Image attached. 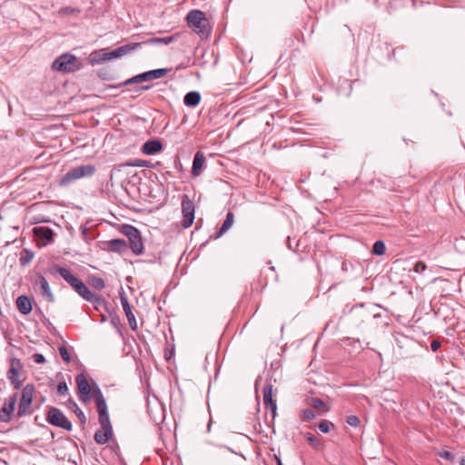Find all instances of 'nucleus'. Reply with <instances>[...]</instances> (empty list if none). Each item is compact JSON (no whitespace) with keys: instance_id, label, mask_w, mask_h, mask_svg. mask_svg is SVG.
<instances>
[{"instance_id":"nucleus-3","label":"nucleus","mask_w":465,"mask_h":465,"mask_svg":"<svg viewBox=\"0 0 465 465\" xmlns=\"http://www.w3.org/2000/svg\"><path fill=\"white\" fill-rule=\"evenodd\" d=\"M121 232L128 238L129 246L132 252L140 255L143 252V243L139 230L130 224H124L122 226Z\"/></svg>"},{"instance_id":"nucleus-29","label":"nucleus","mask_w":465,"mask_h":465,"mask_svg":"<svg viewBox=\"0 0 465 465\" xmlns=\"http://www.w3.org/2000/svg\"><path fill=\"white\" fill-rule=\"evenodd\" d=\"M91 397H94L95 402L105 400L102 391L100 390L99 386L95 382H93V384H92Z\"/></svg>"},{"instance_id":"nucleus-52","label":"nucleus","mask_w":465,"mask_h":465,"mask_svg":"<svg viewBox=\"0 0 465 465\" xmlns=\"http://www.w3.org/2000/svg\"><path fill=\"white\" fill-rule=\"evenodd\" d=\"M460 465H465V457H462V458L460 460Z\"/></svg>"},{"instance_id":"nucleus-4","label":"nucleus","mask_w":465,"mask_h":465,"mask_svg":"<svg viewBox=\"0 0 465 465\" xmlns=\"http://www.w3.org/2000/svg\"><path fill=\"white\" fill-rule=\"evenodd\" d=\"M95 172V167L92 164L81 165L69 170L60 180V185L64 186L72 182L84 177H90Z\"/></svg>"},{"instance_id":"nucleus-24","label":"nucleus","mask_w":465,"mask_h":465,"mask_svg":"<svg viewBox=\"0 0 465 465\" xmlns=\"http://www.w3.org/2000/svg\"><path fill=\"white\" fill-rule=\"evenodd\" d=\"M234 215L232 212H228L226 214V218L223 221L222 226L216 233L215 238L221 237L224 232H226L233 224Z\"/></svg>"},{"instance_id":"nucleus-48","label":"nucleus","mask_w":465,"mask_h":465,"mask_svg":"<svg viewBox=\"0 0 465 465\" xmlns=\"http://www.w3.org/2000/svg\"><path fill=\"white\" fill-rule=\"evenodd\" d=\"M440 348V342L437 340H432L430 342V349L432 351H436Z\"/></svg>"},{"instance_id":"nucleus-37","label":"nucleus","mask_w":465,"mask_h":465,"mask_svg":"<svg viewBox=\"0 0 465 465\" xmlns=\"http://www.w3.org/2000/svg\"><path fill=\"white\" fill-rule=\"evenodd\" d=\"M57 393L61 396H66L69 394V389L65 381L59 382L57 386Z\"/></svg>"},{"instance_id":"nucleus-22","label":"nucleus","mask_w":465,"mask_h":465,"mask_svg":"<svg viewBox=\"0 0 465 465\" xmlns=\"http://www.w3.org/2000/svg\"><path fill=\"white\" fill-rule=\"evenodd\" d=\"M201 102V94L197 91H191L183 97V104L188 107H195Z\"/></svg>"},{"instance_id":"nucleus-5","label":"nucleus","mask_w":465,"mask_h":465,"mask_svg":"<svg viewBox=\"0 0 465 465\" xmlns=\"http://www.w3.org/2000/svg\"><path fill=\"white\" fill-rule=\"evenodd\" d=\"M46 420L50 424L54 426L62 428L66 430H72V422L59 409L55 407L49 409L47 411Z\"/></svg>"},{"instance_id":"nucleus-53","label":"nucleus","mask_w":465,"mask_h":465,"mask_svg":"<svg viewBox=\"0 0 465 465\" xmlns=\"http://www.w3.org/2000/svg\"><path fill=\"white\" fill-rule=\"evenodd\" d=\"M0 421H2V422L5 421L1 411H0Z\"/></svg>"},{"instance_id":"nucleus-8","label":"nucleus","mask_w":465,"mask_h":465,"mask_svg":"<svg viewBox=\"0 0 465 465\" xmlns=\"http://www.w3.org/2000/svg\"><path fill=\"white\" fill-rule=\"evenodd\" d=\"M142 46V43H129L121 45L110 52H104L106 61L120 58L124 55L130 54L132 51L137 50Z\"/></svg>"},{"instance_id":"nucleus-30","label":"nucleus","mask_w":465,"mask_h":465,"mask_svg":"<svg viewBox=\"0 0 465 465\" xmlns=\"http://www.w3.org/2000/svg\"><path fill=\"white\" fill-rule=\"evenodd\" d=\"M385 251H386V245L383 241H381V240L376 241L373 243V246H372V253L373 254H375L377 256H381L385 253Z\"/></svg>"},{"instance_id":"nucleus-57","label":"nucleus","mask_w":465,"mask_h":465,"mask_svg":"<svg viewBox=\"0 0 465 465\" xmlns=\"http://www.w3.org/2000/svg\"><path fill=\"white\" fill-rule=\"evenodd\" d=\"M38 223V221L35 219L34 221H31V223Z\"/></svg>"},{"instance_id":"nucleus-26","label":"nucleus","mask_w":465,"mask_h":465,"mask_svg":"<svg viewBox=\"0 0 465 465\" xmlns=\"http://www.w3.org/2000/svg\"><path fill=\"white\" fill-rule=\"evenodd\" d=\"M308 404L316 410H322L324 412H327L330 411V408L327 406V404L321 400L320 398H310L308 400Z\"/></svg>"},{"instance_id":"nucleus-58","label":"nucleus","mask_w":465,"mask_h":465,"mask_svg":"<svg viewBox=\"0 0 465 465\" xmlns=\"http://www.w3.org/2000/svg\"><path fill=\"white\" fill-rule=\"evenodd\" d=\"M30 257H31V260L34 258V253L32 252H31Z\"/></svg>"},{"instance_id":"nucleus-41","label":"nucleus","mask_w":465,"mask_h":465,"mask_svg":"<svg viewBox=\"0 0 465 465\" xmlns=\"http://www.w3.org/2000/svg\"><path fill=\"white\" fill-rule=\"evenodd\" d=\"M346 422L351 427H358L361 420L356 415H350L346 418Z\"/></svg>"},{"instance_id":"nucleus-45","label":"nucleus","mask_w":465,"mask_h":465,"mask_svg":"<svg viewBox=\"0 0 465 465\" xmlns=\"http://www.w3.org/2000/svg\"><path fill=\"white\" fill-rule=\"evenodd\" d=\"M31 358L34 360L35 362L39 364L44 363L45 361V356L40 353H34L33 355H31Z\"/></svg>"},{"instance_id":"nucleus-44","label":"nucleus","mask_w":465,"mask_h":465,"mask_svg":"<svg viewBox=\"0 0 465 465\" xmlns=\"http://www.w3.org/2000/svg\"><path fill=\"white\" fill-rule=\"evenodd\" d=\"M20 262L22 265H26L29 262V249L25 248L20 257Z\"/></svg>"},{"instance_id":"nucleus-14","label":"nucleus","mask_w":465,"mask_h":465,"mask_svg":"<svg viewBox=\"0 0 465 465\" xmlns=\"http://www.w3.org/2000/svg\"><path fill=\"white\" fill-rule=\"evenodd\" d=\"M53 274H59L70 286H73L79 278L74 275L67 268L54 265L51 268Z\"/></svg>"},{"instance_id":"nucleus-34","label":"nucleus","mask_w":465,"mask_h":465,"mask_svg":"<svg viewBox=\"0 0 465 465\" xmlns=\"http://www.w3.org/2000/svg\"><path fill=\"white\" fill-rule=\"evenodd\" d=\"M106 59H105V55H104V53H93L90 56V63L92 64H101L103 62H105Z\"/></svg>"},{"instance_id":"nucleus-28","label":"nucleus","mask_w":465,"mask_h":465,"mask_svg":"<svg viewBox=\"0 0 465 465\" xmlns=\"http://www.w3.org/2000/svg\"><path fill=\"white\" fill-rule=\"evenodd\" d=\"M175 39V36L174 35H171V36H164V37H153V38H151L145 42H143V44H162V45H169L171 44L172 42H173Z\"/></svg>"},{"instance_id":"nucleus-9","label":"nucleus","mask_w":465,"mask_h":465,"mask_svg":"<svg viewBox=\"0 0 465 465\" xmlns=\"http://www.w3.org/2000/svg\"><path fill=\"white\" fill-rule=\"evenodd\" d=\"M75 381L77 384L79 400L83 402H85L88 400H90L92 386L89 384L85 376L83 373L78 374L75 377Z\"/></svg>"},{"instance_id":"nucleus-1","label":"nucleus","mask_w":465,"mask_h":465,"mask_svg":"<svg viewBox=\"0 0 465 465\" xmlns=\"http://www.w3.org/2000/svg\"><path fill=\"white\" fill-rule=\"evenodd\" d=\"M188 26L196 33L201 39H206L210 35L211 28L205 14L201 10H192L187 14Z\"/></svg>"},{"instance_id":"nucleus-16","label":"nucleus","mask_w":465,"mask_h":465,"mask_svg":"<svg viewBox=\"0 0 465 465\" xmlns=\"http://www.w3.org/2000/svg\"><path fill=\"white\" fill-rule=\"evenodd\" d=\"M205 163V156L203 152L198 151L193 157L192 165V176L197 177L202 173L203 167Z\"/></svg>"},{"instance_id":"nucleus-38","label":"nucleus","mask_w":465,"mask_h":465,"mask_svg":"<svg viewBox=\"0 0 465 465\" xmlns=\"http://www.w3.org/2000/svg\"><path fill=\"white\" fill-rule=\"evenodd\" d=\"M59 353L61 355V357L63 358V360L67 362V363H70L71 362V356L66 349L65 346H61L59 347Z\"/></svg>"},{"instance_id":"nucleus-20","label":"nucleus","mask_w":465,"mask_h":465,"mask_svg":"<svg viewBox=\"0 0 465 465\" xmlns=\"http://www.w3.org/2000/svg\"><path fill=\"white\" fill-rule=\"evenodd\" d=\"M112 436L113 428H109V430H107L106 428L101 427L100 430L95 431L94 439L97 444L104 445L109 440V439Z\"/></svg>"},{"instance_id":"nucleus-11","label":"nucleus","mask_w":465,"mask_h":465,"mask_svg":"<svg viewBox=\"0 0 465 465\" xmlns=\"http://www.w3.org/2000/svg\"><path fill=\"white\" fill-rule=\"evenodd\" d=\"M273 391L272 383L268 382L262 389L263 404L269 410L274 418L277 411L276 401L273 400Z\"/></svg>"},{"instance_id":"nucleus-54","label":"nucleus","mask_w":465,"mask_h":465,"mask_svg":"<svg viewBox=\"0 0 465 465\" xmlns=\"http://www.w3.org/2000/svg\"><path fill=\"white\" fill-rule=\"evenodd\" d=\"M362 308V305H361L360 307H354L352 308V312H356L358 310H361Z\"/></svg>"},{"instance_id":"nucleus-50","label":"nucleus","mask_w":465,"mask_h":465,"mask_svg":"<svg viewBox=\"0 0 465 465\" xmlns=\"http://www.w3.org/2000/svg\"><path fill=\"white\" fill-rule=\"evenodd\" d=\"M152 88V85L151 84H147V85H143L140 87V90L142 91H148Z\"/></svg>"},{"instance_id":"nucleus-56","label":"nucleus","mask_w":465,"mask_h":465,"mask_svg":"<svg viewBox=\"0 0 465 465\" xmlns=\"http://www.w3.org/2000/svg\"><path fill=\"white\" fill-rule=\"evenodd\" d=\"M106 321V317L105 316H102V322H105Z\"/></svg>"},{"instance_id":"nucleus-55","label":"nucleus","mask_w":465,"mask_h":465,"mask_svg":"<svg viewBox=\"0 0 465 465\" xmlns=\"http://www.w3.org/2000/svg\"><path fill=\"white\" fill-rule=\"evenodd\" d=\"M276 460L278 465H282V462L279 458L276 457Z\"/></svg>"},{"instance_id":"nucleus-33","label":"nucleus","mask_w":465,"mask_h":465,"mask_svg":"<svg viewBox=\"0 0 465 465\" xmlns=\"http://www.w3.org/2000/svg\"><path fill=\"white\" fill-rule=\"evenodd\" d=\"M334 427V424L327 420H322L318 423V429L323 433H328Z\"/></svg>"},{"instance_id":"nucleus-17","label":"nucleus","mask_w":465,"mask_h":465,"mask_svg":"<svg viewBox=\"0 0 465 465\" xmlns=\"http://www.w3.org/2000/svg\"><path fill=\"white\" fill-rule=\"evenodd\" d=\"M163 149V144L159 140H148L143 144L142 153L146 155H153Z\"/></svg>"},{"instance_id":"nucleus-25","label":"nucleus","mask_w":465,"mask_h":465,"mask_svg":"<svg viewBox=\"0 0 465 465\" xmlns=\"http://www.w3.org/2000/svg\"><path fill=\"white\" fill-rule=\"evenodd\" d=\"M68 408L73 411L77 418L80 420L81 423L84 425L86 423V417L83 411L78 407L76 402L73 399L68 400Z\"/></svg>"},{"instance_id":"nucleus-18","label":"nucleus","mask_w":465,"mask_h":465,"mask_svg":"<svg viewBox=\"0 0 465 465\" xmlns=\"http://www.w3.org/2000/svg\"><path fill=\"white\" fill-rule=\"evenodd\" d=\"M20 361L18 360H13L11 362V367L8 371V379L11 383L15 385V389H18L21 386V381L18 380L20 375L19 373Z\"/></svg>"},{"instance_id":"nucleus-10","label":"nucleus","mask_w":465,"mask_h":465,"mask_svg":"<svg viewBox=\"0 0 465 465\" xmlns=\"http://www.w3.org/2000/svg\"><path fill=\"white\" fill-rule=\"evenodd\" d=\"M119 295H120L121 304L123 306V310L127 318L129 326L133 331H136L137 330V322H136L134 314L133 313L132 306L130 305V303L128 302V298L123 289L120 292Z\"/></svg>"},{"instance_id":"nucleus-35","label":"nucleus","mask_w":465,"mask_h":465,"mask_svg":"<svg viewBox=\"0 0 465 465\" xmlns=\"http://www.w3.org/2000/svg\"><path fill=\"white\" fill-rule=\"evenodd\" d=\"M91 285L96 290H102L105 287L104 281L102 278L96 276H93L91 278Z\"/></svg>"},{"instance_id":"nucleus-46","label":"nucleus","mask_w":465,"mask_h":465,"mask_svg":"<svg viewBox=\"0 0 465 465\" xmlns=\"http://www.w3.org/2000/svg\"><path fill=\"white\" fill-rule=\"evenodd\" d=\"M136 77L135 76H133L127 80H125L124 82L118 84V87L120 86H126V85H130V84H137V81L135 80Z\"/></svg>"},{"instance_id":"nucleus-21","label":"nucleus","mask_w":465,"mask_h":465,"mask_svg":"<svg viewBox=\"0 0 465 465\" xmlns=\"http://www.w3.org/2000/svg\"><path fill=\"white\" fill-rule=\"evenodd\" d=\"M29 409V385H26L23 389L22 397L18 408L17 414L19 416L25 415Z\"/></svg>"},{"instance_id":"nucleus-36","label":"nucleus","mask_w":465,"mask_h":465,"mask_svg":"<svg viewBox=\"0 0 465 465\" xmlns=\"http://www.w3.org/2000/svg\"><path fill=\"white\" fill-rule=\"evenodd\" d=\"M315 417H316V415H315L314 411L311 409H304L301 412V418L303 420L310 421V420H312Z\"/></svg>"},{"instance_id":"nucleus-40","label":"nucleus","mask_w":465,"mask_h":465,"mask_svg":"<svg viewBox=\"0 0 465 465\" xmlns=\"http://www.w3.org/2000/svg\"><path fill=\"white\" fill-rule=\"evenodd\" d=\"M96 407H97L98 415L108 412V407H107L105 400L96 402Z\"/></svg>"},{"instance_id":"nucleus-42","label":"nucleus","mask_w":465,"mask_h":465,"mask_svg":"<svg viewBox=\"0 0 465 465\" xmlns=\"http://www.w3.org/2000/svg\"><path fill=\"white\" fill-rule=\"evenodd\" d=\"M305 438L311 446L317 447L319 445V440L313 434L307 432Z\"/></svg>"},{"instance_id":"nucleus-13","label":"nucleus","mask_w":465,"mask_h":465,"mask_svg":"<svg viewBox=\"0 0 465 465\" xmlns=\"http://www.w3.org/2000/svg\"><path fill=\"white\" fill-rule=\"evenodd\" d=\"M35 289L39 290L41 295L47 301L53 302L54 295L51 292L47 280L43 275H38L35 282Z\"/></svg>"},{"instance_id":"nucleus-39","label":"nucleus","mask_w":465,"mask_h":465,"mask_svg":"<svg viewBox=\"0 0 465 465\" xmlns=\"http://www.w3.org/2000/svg\"><path fill=\"white\" fill-rule=\"evenodd\" d=\"M439 457L444 459L448 461H453L455 460V455L449 450H441L438 453Z\"/></svg>"},{"instance_id":"nucleus-51","label":"nucleus","mask_w":465,"mask_h":465,"mask_svg":"<svg viewBox=\"0 0 465 465\" xmlns=\"http://www.w3.org/2000/svg\"><path fill=\"white\" fill-rule=\"evenodd\" d=\"M402 48H403V47H397V48H394V49L392 50V56H393V57L395 56V54H396L397 50H399V49H402Z\"/></svg>"},{"instance_id":"nucleus-27","label":"nucleus","mask_w":465,"mask_h":465,"mask_svg":"<svg viewBox=\"0 0 465 465\" xmlns=\"http://www.w3.org/2000/svg\"><path fill=\"white\" fill-rule=\"evenodd\" d=\"M169 69L166 68H159L154 70H150L146 72L147 79L148 81L153 80V79H159L167 74L169 72Z\"/></svg>"},{"instance_id":"nucleus-6","label":"nucleus","mask_w":465,"mask_h":465,"mask_svg":"<svg viewBox=\"0 0 465 465\" xmlns=\"http://www.w3.org/2000/svg\"><path fill=\"white\" fill-rule=\"evenodd\" d=\"M32 232L38 248L45 247L54 241V232L49 227L36 226Z\"/></svg>"},{"instance_id":"nucleus-43","label":"nucleus","mask_w":465,"mask_h":465,"mask_svg":"<svg viewBox=\"0 0 465 465\" xmlns=\"http://www.w3.org/2000/svg\"><path fill=\"white\" fill-rule=\"evenodd\" d=\"M427 269V265L424 262L419 261L415 263L413 271L417 273H422Z\"/></svg>"},{"instance_id":"nucleus-59","label":"nucleus","mask_w":465,"mask_h":465,"mask_svg":"<svg viewBox=\"0 0 465 465\" xmlns=\"http://www.w3.org/2000/svg\"><path fill=\"white\" fill-rule=\"evenodd\" d=\"M31 392L34 391V387L31 385L30 387Z\"/></svg>"},{"instance_id":"nucleus-49","label":"nucleus","mask_w":465,"mask_h":465,"mask_svg":"<svg viewBox=\"0 0 465 465\" xmlns=\"http://www.w3.org/2000/svg\"><path fill=\"white\" fill-rule=\"evenodd\" d=\"M111 323H112L114 326L117 327V326L119 325V319H118V317H113V318L111 319Z\"/></svg>"},{"instance_id":"nucleus-19","label":"nucleus","mask_w":465,"mask_h":465,"mask_svg":"<svg viewBox=\"0 0 465 465\" xmlns=\"http://www.w3.org/2000/svg\"><path fill=\"white\" fill-rule=\"evenodd\" d=\"M71 287L85 301H92L93 292L81 279Z\"/></svg>"},{"instance_id":"nucleus-23","label":"nucleus","mask_w":465,"mask_h":465,"mask_svg":"<svg viewBox=\"0 0 465 465\" xmlns=\"http://www.w3.org/2000/svg\"><path fill=\"white\" fill-rule=\"evenodd\" d=\"M15 305L18 311L22 314H28L29 313V296L23 294L17 297L15 301Z\"/></svg>"},{"instance_id":"nucleus-2","label":"nucleus","mask_w":465,"mask_h":465,"mask_svg":"<svg viewBox=\"0 0 465 465\" xmlns=\"http://www.w3.org/2000/svg\"><path fill=\"white\" fill-rule=\"evenodd\" d=\"M82 64L76 56L72 54H64L56 58L53 63V69L59 72L73 73L79 70Z\"/></svg>"},{"instance_id":"nucleus-32","label":"nucleus","mask_w":465,"mask_h":465,"mask_svg":"<svg viewBox=\"0 0 465 465\" xmlns=\"http://www.w3.org/2000/svg\"><path fill=\"white\" fill-rule=\"evenodd\" d=\"M98 420H99L101 427L106 428L107 430H109V428H113L108 412L99 414Z\"/></svg>"},{"instance_id":"nucleus-12","label":"nucleus","mask_w":465,"mask_h":465,"mask_svg":"<svg viewBox=\"0 0 465 465\" xmlns=\"http://www.w3.org/2000/svg\"><path fill=\"white\" fill-rule=\"evenodd\" d=\"M101 248L104 251L123 253L128 248V243L124 239H112L109 241L102 242Z\"/></svg>"},{"instance_id":"nucleus-15","label":"nucleus","mask_w":465,"mask_h":465,"mask_svg":"<svg viewBox=\"0 0 465 465\" xmlns=\"http://www.w3.org/2000/svg\"><path fill=\"white\" fill-rule=\"evenodd\" d=\"M17 395V393H14L13 395L9 396L8 399H6V401H5L3 407L0 409L5 421H8L10 420L11 414L15 411Z\"/></svg>"},{"instance_id":"nucleus-7","label":"nucleus","mask_w":465,"mask_h":465,"mask_svg":"<svg viewBox=\"0 0 465 465\" xmlns=\"http://www.w3.org/2000/svg\"><path fill=\"white\" fill-rule=\"evenodd\" d=\"M182 213L183 221L182 225L183 228H189L192 226L194 220V203L189 198L188 195L184 194L182 199Z\"/></svg>"},{"instance_id":"nucleus-47","label":"nucleus","mask_w":465,"mask_h":465,"mask_svg":"<svg viewBox=\"0 0 465 465\" xmlns=\"http://www.w3.org/2000/svg\"><path fill=\"white\" fill-rule=\"evenodd\" d=\"M137 84L148 81L146 72L135 75Z\"/></svg>"},{"instance_id":"nucleus-31","label":"nucleus","mask_w":465,"mask_h":465,"mask_svg":"<svg viewBox=\"0 0 465 465\" xmlns=\"http://www.w3.org/2000/svg\"><path fill=\"white\" fill-rule=\"evenodd\" d=\"M89 302H92L94 306V309L99 311L100 308H106V302L104 298H102L99 295H96L93 292V299L92 301H88Z\"/></svg>"}]
</instances>
